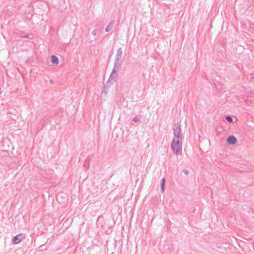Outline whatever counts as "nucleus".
<instances>
[{
  "instance_id": "nucleus-1",
  "label": "nucleus",
  "mask_w": 254,
  "mask_h": 254,
  "mask_svg": "<svg viewBox=\"0 0 254 254\" xmlns=\"http://www.w3.org/2000/svg\"><path fill=\"white\" fill-rule=\"evenodd\" d=\"M171 148L176 155H181L182 153V140L173 139Z\"/></svg>"
},
{
  "instance_id": "nucleus-2",
  "label": "nucleus",
  "mask_w": 254,
  "mask_h": 254,
  "mask_svg": "<svg viewBox=\"0 0 254 254\" xmlns=\"http://www.w3.org/2000/svg\"><path fill=\"white\" fill-rule=\"evenodd\" d=\"M173 132L174 137L173 139L182 140V137L181 136L182 129L181 128L180 124L177 123L175 124L173 128Z\"/></svg>"
},
{
  "instance_id": "nucleus-3",
  "label": "nucleus",
  "mask_w": 254,
  "mask_h": 254,
  "mask_svg": "<svg viewBox=\"0 0 254 254\" xmlns=\"http://www.w3.org/2000/svg\"><path fill=\"white\" fill-rule=\"evenodd\" d=\"M122 57H123L122 49L121 48H120L117 50L115 59V61H114V64L121 66L122 64L123 63Z\"/></svg>"
},
{
  "instance_id": "nucleus-4",
  "label": "nucleus",
  "mask_w": 254,
  "mask_h": 254,
  "mask_svg": "<svg viewBox=\"0 0 254 254\" xmlns=\"http://www.w3.org/2000/svg\"><path fill=\"white\" fill-rule=\"evenodd\" d=\"M120 66L121 65L114 64V68L109 77V79H111V81H115L116 76L113 75L117 73Z\"/></svg>"
},
{
  "instance_id": "nucleus-5",
  "label": "nucleus",
  "mask_w": 254,
  "mask_h": 254,
  "mask_svg": "<svg viewBox=\"0 0 254 254\" xmlns=\"http://www.w3.org/2000/svg\"><path fill=\"white\" fill-rule=\"evenodd\" d=\"M25 237V235L24 234H20L14 236L12 239V244H17L19 243Z\"/></svg>"
},
{
  "instance_id": "nucleus-6",
  "label": "nucleus",
  "mask_w": 254,
  "mask_h": 254,
  "mask_svg": "<svg viewBox=\"0 0 254 254\" xmlns=\"http://www.w3.org/2000/svg\"><path fill=\"white\" fill-rule=\"evenodd\" d=\"M228 144L231 145L235 144L237 142V139L234 135H230L227 138Z\"/></svg>"
},
{
  "instance_id": "nucleus-7",
  "label": "nucleus",
  "mask_w": 254,
  "mask_h": 254,
  "mask_svg": "<svg viewBox=\"0 0 254 254\" xmlns=\"http://www.w3.org/2000/svg\"><path fill=\"white\" fill-rule=\"evenodd\" d=\"M51 61L54 65H57L59 63V58L55 55L52 56Z\"/></svg>"
},
{
  "instance_id": "nucleus-8",
  "label": "nucleus",
  "mask_w": 254,
  "mask_h": 254,
  "mask_svg": "<svg viewBox=\"0 0 254 254\" xmlns=\"http://www.w3.org/2000/svg\"><path fill=\"white\" fill-rule=\"evenodd\" d=\"M114 81H111V79H108L104 86V89H109V88L113 84Z\"/></svg>"
},
{
  "instance_id": "nucleus-9",
  "label": "nucleus",
  "mask_w": 254,
  "mask_h": 254,
  "mask_svg": "<svg viewBox=\"0 0 254 254\" xmlns=\"http://www.w3.org/2000/svg\"><path fill=\"white\" fill-rule=\"evenodd\" d=\"M114 21H113L112 22H111L106 27V29H105V31L106 32H109L110 30H111L112 28H113V23H114Z\"/></svg>"
},
{
  "instance_id": "nucleus-10",
  "label": "nucleus",
  "mask_w": 254,
  "mask_h": 254,
  "mask_svg": "<svg viewBox=\"0 0 254 254\" xmlns=\"http://www.w3.org/2000/svg\"><path fill=\"white\" fill-rule=\"evenodd\" d=\"M165 179L164 178H163L161 180V190L162 192L164 191L165 190Z\"/></svg>"
},
{
  "instance_id": "nucleus-11",
  "label": "nucleus",
  "mask_w": 254,
  "mask_h": 254,
  "mask_svg": "<svg viewBox=\"0 0 254 254\" xmlns=\"http://www.w3.org/2000/svg\"><path fill=\"white\" fill-rule=\"evenodd\" d=\"M83 167L85 169H88L89 167V160H86L85 162Z\"/></svg>"
},
{
  "instance_id": "nucleus-12",
  "label": "nucleus",
  "mask_w": 254,
  "mask_h": 254,
  "mask_svg": "<svg viewBox=\"0 0 254 254\" xmlns=\"http://www.w3.org/2000/svg\"><path fill=\"white\" fill-rule=\"evenodd\" d=\"M20 37L21 38H23V39L27 38H30V39H32L33 38V35H32V34H31V35H23L22 36H20Z\"/></svg>"
},
{
  "instance_id": "nucleus-13",
  "label": "nucleus",
  "mask_w": 254,
  "mask_h": 254,
  "mask_svg": "<svg viewBox=\"0 0 254 254\" xmlns=\"http://www.w3.org/2000/svg\"><path fill=\"white\" fill-rule=\"evenodd\" d=\"M226 120L228 122H230V123H231L233 122V118H232V117L230 116H228L226 117Z\"/></svg>"
},
{
  "instance_id": "nucleus-14",
  "label": "nucleus",
  "mask_w": 254,
  "mask_h": 254,
  "mask_svg": "<svg viewBox=\"0 0 254 254\" xmlns=\"http://www.w3.org/2000/svg\"><path fill=\"white\" fill-rule=\"evenodd\" d=\"M133 121L135 122H139L140 120L139 118L136 117L133 119Z\"/></svg>"
},
{
  "instance_id": "nucleus-15",
  "label": "nucleus",
  "mask_w": 254,
  "mask_h": 254,
  "mask_svg": "<svg viewBox=\"0 0 254 254\" xmlns=\"http://www.w3.org/2000/svg\"><path fill=\"white\" fill-rule=\"evenodd\" d=\"M62 194H59L58 195H57V200L58 201H60V199L62 197Z\"/></svg>"
},
{
  "instance_id": "nucleus-16",
  "label": "nucleus",
  "mask_w": 254,
  "mask_h": 254,
  "mask_svg": "<svg viewBox=\"0 0 254 254\" xmlns=\"http://www.w3.org/2000/svg\"><path fill=\"white\" fill-rule=\"evenodd\" d=\"M183 172L185 173L186 175H188L189 174V171L187 169H184Z\"/></svg>"
},
{
  "instance_id": "nucleus-17",
  "label": "nucleus",
  "mask_w": 254,
  "mask_h": 254,
  "mask_svg": "<svg viewBox=\"0 0 254 254\" xmlns=\"http://www.w3.org/2000/svg\"><path fill=\"white\" fill-rule=\"evenodd\" d=\"M108 92V89H104V93H105V94H107Z\"/></svg>"
},
{
  "instance_id": "nucleus-18",
  "label": "nucleus",
  "mask_w": 254,
  "mask_h": 254,
  "mask_svg": "<svg viewBox=\"0 0 254 254\" xmlns=\"http://www.w3.org/2000/svg\"><path fill=\"white\" fill-rule=\"evenodd\" d=\"M92 34L93 35H96V30H94L92 32Z\"/></svg>"
},
{
  "instance_id": "nucleus-19",
  "label": "nucleus",
  "mask_w": 254,
  "mask_h": 254,
  "mask_svg": "<svg viewBox=\"0 0 254 254\" xmlns=\"http://www.w3.org/2000/svg\"><path fill=\"white\" fill-rule=\"evenodd\" d=\"M196 211V209H194L193 211V213H195Z\"/></svg>"
}]
</instances>
